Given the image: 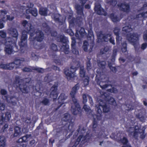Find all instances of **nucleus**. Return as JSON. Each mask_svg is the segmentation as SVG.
<instances>
[{
	"label": "nucleus",
	"instance_id": "43",
	"mask_svg": "<svg viewBox=\"0 0 147 147\" xmlns=\"http://www.w3.org/2000/svg\"><path fill=\"white\" fill-rule=\"evenodd\" d=\"M0 36L3 38H5L6 36V34L3 30L0 31Z\"/></svg>",
	"mask_w": 147,
	"mask_h": 147
},
{
	"label": "nucleus",
	"instance_id": "7",
	"mask_svg": "<svg viewBox=\"0 0 147 147\" xmlns=\"http://www.w3.org/2000/svg\"><path fill=\"white\" fill-rule=\"evenodd\" d=\"M58 38V40L61 42L60 46L61 49L65 54H68L69 53V46L66 43L67 41V38L62 35L60 36Z\"/></svg>",
	"mask_w": 147,
	"mask_h": 147
},
{
	"label": "nucleus",
	"instance_id": "58",
	"mask_svg": "<svg viewBox=\"0 0 147 147\" xmlns=\"http://www.w3.org/2000/svg\"><path fill=\"white\" fill-rule=\"evenodd\" d=\"M88 32L89 36L90 37H92V36L93 38L94 37L93 33V32L91 30L88 31Z\"/></svg>",
	"mask_w": 147,
	"mask_h": 147
},
{
	"label": "nucleus",
	"instance_id": "6",
	"mask_svg": "<svg viewBox=\"0 0 147 147\" xmlns=\"http://www.w3.org/2000/svg\"><path fill=\"white\" fill-rule=\"evenodd\" d=\"M11 38H7L5 43V51L6 53L8 54H11L13 53L14 47L16 45V42L15 41H11Z\"/></svg>",
	"mask_w": 147,
	"mask_h": 147
},
{
	"label": "nucleus",
	"instance_id": "59",
	"mask_svg": "<svg viewBox=\"0 0 147 147\" xmlns=\"http://www.w3.org/2000/svg\"><path fill=\"white\" fill-rule=\"evenodd\" d=\"M87 97L89 100V101L91 105H93V102L92 98L90 96L88 95H87Z\"/></svg>",
	"mask_w": 147,
	"mask_h": 147
},
{
	"label": "nucleus",
	"instance_id": "28",
	"mask_svg": "<svg viewBox=\"0 0 147 147\" xmlns=\"http://www.w3.org/2000/svg\"><path fill=\"white\" fill-rule=\"evenodd\" d=\"M47 8H41L39 11V13L41 15L46 16L47 15Z\"/></svg>",
	"mask_w": 147,
	"mask_h": 147
},
{
	"label": "nucleus",
	"instance_id": "12",
	"mask_svg": "<svg viewBox=\"0 0 147 147\" xmlns=\"http://www.w3.org/2000/svg\"><path fill=\"white\" fill-rule=\"evenodd\" d=\"M128 40L133 45L138 44L139 35L136 33H131L127 35ZM135 47V46H134Z\"/></svg>",
	"mask_w": 147,
	"mask_h": 147
},
{
	"label": "nucleus",
	"instance_id": "33",
	"mask_svg": "<svg viewBox=\"0 0 147 147\" xmlns=\"http://www.w3.org/2000/svg\"><path fill=\"white\" fill-rule=\"evenodd\" d=\"M31 137L30 135H27L22 137V138L20 139L19 140L20 142H25L27 141V140L30 138Z\"/></svg>",
	"mask_w": 147,
	"mask_h": 147
},
{
	"label": "nucleus",
	"instance_id": "8",
	"mask_svg": "<svg viewBox=\"0 0 147 147\" xmlns=\"http://www.w3.org/2000/svg\"><path fill=\"white\" fill-rule=\"evenodd\" d=\"M23 31L22 35L21 38V42L19 45L20 47V50L22 53L24 52L26 49L27 39V34L28 32H26L25 29Z\"/></svg>",
	"mask_w": 147,
	"mask_h": 147
},
{
	"label": "nucleus",
	"instance_id": "62",
	"mask_svg": "<svg viewBox=\"0 0 147 147\" xmlns=\"http://www.w3.org/2000/svg\"><path fill=\"white\" fill-rule=\"evenodd\" d=\"M110 69L113 72H115L116 71V68L115 67H113L112 66H110Z\"/></svg>",
	"mask_w": 147,
	"mask_h": 147
},
{
	"label": "nucleus",
	"instance_id": "10",
	"mask_svg": "<svg viewBox=\"0 0 147 147\" xmlns=\"http://www.w3.org/2000/svg\"><path fill=\"white\" fill-rule=\"evenodd\" d=\"M96 34L99 40H100L101 41H104L107 42L109 39V37L110 42L113 44L115 45V43L114 39L113 38L110 37L111 36L110 34H108L104 36L102 34V31L97 32Z\"/></svg>",
	"mask_w": 147,
	"mask_h": 147
},
{
	"label": "nucleus",
	"instance_id": "24",
	"mask_svg": "<svg viewBox=\"0 0 147 147\" xmlns=\"http://www.w3.org/2000/svg\"><path fill=\"white\" fill-rule=\"evenodd\" d=\"M22 134L21 128L18 127H16L14 129V137H19Z\"/></svg>",
	"mask_w": 147,
	"mask_h": 147
},
{
	"label": "nucleus",
	"instance_id": "64",
	"mask_svg": "<svg viewBox=\"0 0 147 147\" xmlns=\"http://www.w3.org/2000/svg\"><path fill=\"white\" fill-rule=\"evenodd\" d=\"M6 146V142H3V143L0 144V147H5Z\"/></svg>",
	"mask_w": 147,
	"mask_h": 147
},
{
	"label": "nucleus",
	"instance_id": "9",
	"mask_svg": "<svg viewBox=\"0 0 147 147\" xmlns=\"http://www.w3.org/2000/svg\"><path fill=\"white\" fill-rule=\"evenodd\" d=\"M96 107L97 110V113L98 114V116H100L102 113V111L100 107L103 108V111L104 112H107L109 110V107L107 106L105 102L102 100H99L96 102Z\"/></svg>",
	"mask_w": 147,
	"mask_h": 147
},
{
	"label": "nucleus",
	"instance_id": "27",
	"mask_svg": "<svg viewBox=\"0 0 147 147\" xmlns=\"http://www.w3.org/2000/svg\"><path fill=\"white\" fill-rule=\"evenodd\" d=\"M110 18L112 21L114 22L119 21L121 18V17L119 18L118 17H117L115 15L113 14H111L110 15Z\"/></svg>",
	"mask_w": 147,
	"mask_h": 147
},
{
	"label": "nucleus",
	"instance_id": "11",
	"mask_svg": "<svg viewBox=\"0 0 147 147\" xmlns=\"http://www.w3.org/2000/svg\"><path fill=\"white\" fill-rule=\"evenodd\" d=\"M0 18L2 19V21L0 20V29H2L4 27V25L2 21L5 22L7 20L11 21L14 18L13 16L10 17V16L6 15L7 11H1V12Z\"/></svg>",
	"mask_w": 147,
	"mask_h": 147
},
{
	"label": "nucleus",
	"instance_id": "32",
	"mask_svg": "<svg viewBox=\"0 0 147 147\" xmlns=\"http://www.w3.org/2000/svg\"><path fill=\"white\" fill-rule=\"evenodd\" d=\"M132 30V29L130 26H126L124 27L123 28L122 31L124 32L123 33L125 34V32L127 33L129 32Z\"/></svg>",
	"mask_w": 147,
	"mask_h": 147
},
{
	"label": "nucleus",
	"instance_id": "25",
	"mask_svg": "<svg viewBox=\"0 0 147 147\" xmlns=\"http://www.w3.org/2000/svg\"><path fill=\"white\" fill-rule=\"evenodd\" d=\"M71 45L72 53L76 55H78L79 54V51L75 47V41L74 40H72Z\"/></svg>",
	"mask_w": 147,
	"mask_h": 147
},
{
	"label": "nucleus",
	"instance_id": "19",
	"mask_svg": "<svg viewBox=\"0 0 147 147\" xmlns=\"http://www.w3.org/2000/svg\"><path fill=\"white\" fill-rule=\"evenodd\" d=\"M120 30L119 28L117 27L115 28L114 30V34L117 36L116 40L117 44H119L121 40V38L118 36Z\"/></svg>",
	"mask_w": 147,
	"mask_h": 147
},
{
	"label": "nucleus",
	"instance_id": "42",
	"mask_svg": "<svg viewBox=\"0 0 147 147\" xmlns=\"http://www.w3.org/2000/svg\"><path fill=\"white\" fill-rule=\"evenodd\" d=\"M0 67L4 69H8V64H2L0 65Z\"/></svg>",
	"mask_w": 147,
	"mask_h": 147
},
{
	"label": "nucleus",
	"instance_id": "1",
	"mask_svg": "<svg viewBox=\"0 0 147 147\" xmlns=\"http://www.w3.org/2000/svg\"><path fill=\"white\" fill-rule=\"evenodd\" d=\"M22 26L25 29L26 32L30 34L29 39L31 41H33L36 39L38 42L42 41L44 39L43 33L40 30H35L30 23H28L26 20H24L22 22Z\"/></svg>",
	"mask_w": 147,
	"mask_h": 147
},
{
	"label": "nucleus",
	"instance_id": "29",
	"mask_svg": "<svg viewBox=\"0 0 147 147\" xmlns=\"http://www.w3.org/2000/svg\"><path fill=\"white\" fill-rule=\"evenodd\" d=\"M89 78L88 76H86L83 78L82 85L85 86L88 85L89 82Z\"/></svg>",
	"mask_w": 147,
	"mask_h": 147
},
{
	"label": "nucleus",
	"instance_id": "50",
	"mask_svg": "<svg viewBox=\"0 0 147 147\" xmlns=\"http://www.w3.org/2000/svg\"><path fill=\"white\" fill-rule=\"evenodd\" d=\"M92 68L90 62L89 61L87 63V69L88 70H89Z\"/></svg>",
	"mask_w": 147,
	"mask_h": 147
},
{
	"label": "nucleus",
	"instance_id": "48",
	"mask_svg": "<svg viewBox=\"0 0 147 147\" xmlns=\"http://www.w3.org/2000/svg\"><path fill=\"white\" fill-rule=\"evenodd\" d=\"M83 109L86 112L89 111L90 110L89 107L86 105H84Z\"/></svg>",
	"mask_w": 147,
	"mask_h": 147
},
{
	"label": "nucleus",
	"instance_id": "16",
	"mask_svg": "<svg viewBox=\"0 0 147 147\" xmlns=\"http://www.w3.org/2000/svg\"><path fill=\"white\" fill-rule=\"evenodd\" d=\"M57 86L56 85H53L51 89L50 96L54 99H56L57 97Z\"/></svg>",
	"mask_w": 147,
	"mask_h": 147
},
{
	"label": "nucleus",
	"instance_id": "44",
	"mask_svg": "<svg viewBox=\"0 0 147 147\" xmlns=\"http://www.w3.org/2000/svg\"><path fill=\"white\" fill-rule=\"evenodd\" d=\"M6 140L5 137L3 136H0V144L3 142H6Z\"/></svg>",
	"mask_w": 147,
	"mask_h": 147
},
{
	"label": "nucleus",
	"instance_id": "30",
	"mask_svg": "<svg viewBox=\"0 0 147 147\" xmlns=\"http://www.w3.org/2000/svg\"><path fill=\"white\" fill-rule=\"evenodd\" d=\"M80 75L81 77L83 78L86 76L85 75V71L83 66H82L80 67Z\"/></svg>",
	"mask_w": 147,
	"mask_h": 147
},
{
	"label": "nucleus",
	"instance_id": "21",
	"mask_svg": "<svg viewBox=\"0 0 147 147\" xmlns=\"http://www.w3.org/2000/svg\"><path fill=\"white\" fill-rule=\"evenodd\" d=\"M9 33L11 35L16 38V40L14 41L16 42L18 39V33L16 29L14 28L11 29Z\"/></svg>",
	"mask_w": 147,
	"mask_h": 147
},
{
	"label": "nucleus",
	"instance_id": "34",
	"mask_svg": "<svg viewBox=\"0 0 147 147\" xmlns=\"http://www.w3.org/2000/svg\"><path fill=\"white\" fill-rule=\"evenodd\" d=\"M14 68H17V67L16 66L14 62L8 64V69H11Z\"/></svg>",
	"mask_w": 147,
	"mask_h": 147
},
{
	"label": "nucleus",
	"instance_id": "51",
	"mask_svg": "<svg viewBox=\"0 0 147 147\" xmlns=\"http://www.w3.org/2000/svg\"><path fill=\"white\" fill-rule=\"evenodd\" d=\"M87 95L86 96L85 94H84L83 95V102L84 103L86 102L87 101Z\"/></svg>",
	"mask_w": 147,
	"mask_h": 147
},
{
	"label": "nucleus",
	"instance_id": "13",
	"mask_svg": "<svg viewBox=\"0 0 147 147\" xmlns=\"http://www.w3.org/2000/svg\"><path fill=\"white\" fill-rule=\"evenodd\" d=\"M76 70V67H71L69 69L65 71V74L68 80H72L74 78L76 77L75 73Z\"/></svg>",
	"mask_w": 147,
	"mask_h": 147
},
{
	"label": "nucleus",
	"instance_id": "22",
	"mask_svg": "<svg viewBox=\"0 0 147 147\" xmlns=\"http://www.w3.org/2000/svg\"><path fill=\"white\" fill-rule=\"evenodd\" d=\"M76 9L77 10V13L78 15H80V17H82L84 16L82 6H80L78 5H76Z\"/></svg>",
	"mask_w": 147,
	"mask_h": 147
},
{
	"label": "nucleus",
	"instance_id": "18",
	"mask_svg": "<svg viewBox=\"0 0 147 147\" xmlns=\"http://www.w3.org/2000/svg\"><path fill=\"white\" fill-rule=\"evenodd\" d=\"M118 6L119 7L120 9L124 12H127L129 11V6L125 3L121 5L119 4Z\"/></svg>",
	"mask_w": 147,
	"mask_h": 147
},
{
	"label": "nucleus",
	"instance_id": "38",
	"mask_svg": "<svg viewBox=\"0 0 147 147\" xmlns=\"http://www.w3.org/2000/svg\"><path fill=\"white\" fill-rule=\"evenodd\" d=\"M121 50L123 52H125L126 51V42H125L123 44L121 48Z\"/></svg>",
	"mask_w": 147,
	"mask_h": 147
},
{
	"label": "nucleus",
	"instance_id": "41",
	"mask_svg": "<svg viewBox=\"0 0 147 147\" xmlns=\"http://www.w3.org/2000/svg\"><path fill=\"white\" fill-rule=\"evenodd\" d=\"M51 49L53 51H56L57 50V46L55 44H52L51 46Z\"/></svg>",
	"mask_w": 147,
	"mask_h": 147
},
{
	"label": "nucleus",
	"instance_id": "46",
	"mask_svg": "<svg viewBox=\"0 0 147 147\" xmlns=\"http://www.w3.org/2000/svg\"><path fill=\"white\" fill-rule=\"evenodd\" d=\"M109 50L108 47H105L104 49H102L101 50V52L102 54L105 53V52H107Z\"/></svg>",
	"mask_w": 147,
	"mask_h": 147
},
{
	"label": "nucleus",
	"instance_id": "55",
	"mask_svg": "<svg viewBox=\"0 0 147 147\" xmlns=\"http://www.w3.org/2000/svg\"><path fill=\"white\" fill-rule=\"evenodd\" d=\"M121 141L124 144H126L127 142V140L125 138H123Z\"/></svg>",
	"mask_w": 147,
	"mask_h": 147
},
{
	"label": "nucleus",
	"instance_id": "17",
	"mask_svg": "<svg viewBox=\"0 0 147 147\" xmlns=\"http://www.w3.org/2000/svg\"><path fill=\"white\" fill-rule=\"evenodd\" d=\"M94 9L98 14L99 15L103 14L105 16L106 15L105 13L104 10L101 7L99 4L95 3Z\"/></svg>",
	"mask_w": 147,
	"mask_h": 147
},
{
	"label": "nucleus",
	"instance_id": "40",
	"mask_svg": "<svg viewBox=\"0 0 147 147\" xmlns=\"http://www.w3.org/2000/svg\"><path fill=\"white\" fill-rule=\"evenodd\" d=\"M36 69L38 71V72L40 73H43L45 71H48V70L47 69H44L42 68H37Z\"/></svg>",
	"mask_w": 147,
	"mask_h": 147
},
{
	"label": "nucleus",
	"instance_id": "3",
	"mask_svg": "<svg viewBox=\"0 0 147 147\" xmlns=\"http://www.w3.org/2000/svg\"><path fill=\"white\" fill-rule=\"evenodd\" d=\"M23 81L20 79L18 76H16L14 81V86L18 87L22 93H27L30 90H33L34 87L32 86H30L29 87H27L26 84H24Z\"/></svg>",
	"mask_w": 147,
	"mask_h": 147
},
{
	"label": "nucleus",
	"instance_id": "61",
	"mask_svg": "<svg viewBox=\"0 0 147 147\" xmlns=\"http://www.w3.org/2000/svg\"><path fill=\"white\" fill-rule=\"evenodd\" d=\"M5 107V105L4 104H2L0 106V109L1 111L4 110Z\"/></svg>",
	"mask_w": 147,
	"mask_h": 147
},
{
	"label": "nucleus",
	"instance_id": "20",
	"mask_svg": "<svg viewBox=\"0 0 147 147\" xmlns=\"http://www.w3.org/2000/svg\"><path fill=\"white\" fill-rule=\"evenodd\" d=\"M24 61L25 60L24 58L17 59L15 60L14 63L16 66L18 67H20L21 65H22Z\"/></svg>",
	"mask_w": 147,
	"mask_h": 147
},
{
	"label": "nucleus",
	"instance_id": "39",
	"mask_svg": "<svg viewBox=\"0 0 147 147\" xmlns=\"http://www.w3.org/2000/svg\"><path fill=\"white\" fill-rule=\"evenodd\" d=\"M88 43L87 41H85L84 42L83 48L84 51H86L88 49Z\"/></svg>",
	"mask_w": 147,
	"mask_h": 147
},
{
	"label": "nucleus",
	"instance_id": "23",
	"mask_svg": "<svg viewBox=\"0 0 147 147\" xmlns=\"http://www.w3.org/2000/svg\"><path fill=\"white\" fill-rule=\"evenodd\" d=\"M67 98V96L64 93H62L58 98L59 102L60 105H61L64 103V100Z\"/></svg>",
	"mask_w": 147,
	"mask_h": 147
},
{
	"label": "nucleus",
	"instance_id": "15",
	"mask_svg": "<svg viewBox=\"0 0 147 147\" xmlns=\"http://www.w3.org/2000/svg\"><path fill=\"white\" fill-rule=\"evenodd\" d=\"M11 117V115L9 112H7L3 114L0 117V123L2 124L4 122L8 121Z\"/></svg>",
	"mask_w": 147,
	"mask_h": 147
},
{
	"label": "nucleus",
	"instance_id": "56",
	"mask_svg": "<svg viewBox=\"0 0 147 147\" xmlns=\"http://www.w3.org/2000/svg\"><path fill=\"white\" fill-rule=\"evenodd\" d=\"M143 38L144 40H147V31L144 32Z\"/></svg>",
	"mask_w": 147,
	"mask_h": 147
},
{
	"label": "nucleus",
	"instance_id": "4",
	"mask_svg": "<svg viewBox=\"0 0 147 147\" xmlns=\"http://www.w3.org/2000/svg\"><path fill=\"white\" fill-rule=\"evenodd\" d=\"M24 3H26V6L23 5L21 7V9L23 10L26 9V13L28 14L31 13L32 16H36L37 15V9L34 8L32 9L31 8L33 6V4L29 2L28 0H24Z\"/></svg>",
	"mask_w": 147,
	"mask_h": 147
},
{
	"label": "nucleus",
	"instance_id": "63",
	"mask_svg": "<svg viewBox=\"0 0 147 147\" xmlns=\"http://www.w3.org/2000/svg\"><path fill=\"white\" fill-rule=\"evenodd\" d=\"M117 3L116 1H115V0H113V1L112 2H111L110 3L111 4V5H112L113 6H114L116 5Z\"/></svg>",
	"mask_w": 147,
	"mask_h": 147
},
{
	"label": "nucleus",
	"instance_id": "54",
	"mask_svg": "<svg viewBox=\"0 0 147 147\" xmlns=\"http://www.w3.org/2000/svg\"><path fill=\"white\" fill-rule=\"evenodd\" d=\"M108 91H109L111 92H113L114 93H116L117 92V90L115 89H114L113 88H112V89H108Z\"/></svg>",
	"mask_w": 147,
	"mask_h": 147
},
{
	"label": "nucleus",
	"instance_id": "37",
	"mask_svg": "<svg viewBox=\"0 0 147 147\" xmlns=\"http://www.w3.org/2000/svg\"><path fill=\"white\" fill-rule=\"evenodd\" d=\"M109 103L115 106L116 105V103L114 99L113 98H111L109 101Z\"/></svg>",
	"mask_w": 147,
	"mask_h": 147
},
{
	"label": "nucleus",
	"instance_id": "52",
	"mask_svg": "<svg viewBox=\"0 0 147 147\" xmlns=\"http://www.w3.org/2000/svg\"><path fill=\"white\" fill-rule=\"evenodd\" d=\"M49 100H48L46 98L44 99L42 101V103L45 105H47L48 103H49Z\"/></svg>",
	"mask_w": 147,
	"mask_h": 147
},
{
	"label": "nucleus",
	"instance_id": "31",
	"mask_svg": "<svg viewBox=\"0 0 147 147\" xmlns=\"http://www.w3.org/2000/svg\"><path fill=\"white\" fill-rule=\"evenodd\" d=\"M96 81L97 82V84L100 85V87L102 89H105L108 86L107 85L102 84L103 83V81L100 82V80L97 79L96 80Z\"/></svg>",
	"mask_w": 147,
	"mask_h": 147
},
{
	"label": "nucleus",
	"instance_id": "14",
	"mask_svg": "<svg viewBox=\"0 0 147 147\" xmlns=\"http://www.w3.org/2000/svg\"><path fill=\"white\" fill-rule=\"evenodd\" d=\"M64 15L65 16V19L60 21V22H64L65 19L67 18L69 20L70 19L72 16V14L71 13L66 12L65 14H64ZM51 17L56 22H59V20H61V17L58 13L53 14L52 15Z\"/></svg>",
	"mask_w": 147,
	"mask_h": 147
},
{
	"label": "nucleus",
	"instance_id": "53",
	"mask_svg": "<svg viewBox=\"0 0 147 147\" xmlns=\"http://www.w3.org/2000/svg\"><path fill=\"white\" fill-rule=\"evenodd\" d=\"M22 70L24 72H30L31 71V70L29 68L25 67L22 69Z\"/></svg>",
	"mask_w": 147,
	"mask_h": 147
},
{
	"label": "nucleus",
	"instance_id": "57",
	"mask_svg": "<svg viewBox=\"0 0 147 147\" xmlns=\"http://www.w3.org/2000/svg\"><path fill=\"white\" fill-rule=\"evenodd\" d=\"M147 47V45L145 43H143L142 45L141 48L142 49L144 50Z\"/></svg>",
	"mask_w": 147,
	"mask_h": 147
},
{
	"label": "nucleus",
	"instance_id": "36",
	"mask_svg": "<svg viewBox=\"0 0 147 147\" xmlns=\"http://www.w3.org/2000/svg\"><path fill=\"white\" fill-rule=\"evenodd\" d=\"M70 117V115L68 113H65L64 115L62 120L65 121H67L69 119Z\"/></svg>",
	"mask_w": 147,
	"mask_h": 147
},
{
	"label": "nucleus",
	"instance_id": "26",
	"mask_svg": "<svg viewBox=\"0 0 147 147\" xmlns=\"http://www.w3.org/2000/svg\"><path fill=\"white\" fill-rule=\"evenodd\" d=\"M80 36L77 33L76 34V37L78 38H79L80 36L83 37L85 36H86V33L85 32L84 29L83 28H81L79 32Z\"/></svg>",
	"mask_w": 147,
	"mask_h": 147
},
{
	"label": "nucleus",
	"instance_id": "49",
	"mask_svg": "<svg viewBox=\"0 0 147 147\" xmlns=\"http://www.w3.org/2000/svg\"><path fill=\"white\" fill-rule=\"evenodd\" d=\"M1 94L3 95H5L7 94V91L4 89H1L0 91Z\"/></svg>",
	"mask_w": 147,
	"mask_h": 147
},
{
	"label": "nucleus",
	"instance_id": "60",
	"mask_svg": "<svg viewBox=\"0 0 147 147\" xmlns=\"http://www.w3.org/2000/svg\"><path fill=\"white\" fill-rule=\"evenodd\" d=\"M95 119H94L93 121V127L94 128H96L97 126V123L95 120Z\"/></svg>",
	"mask_w": 147,
	"mask_h": 147
},
{
	"label": "nucleus",
	"instance_id": "2",
	"mask_svg": "<svg viewBox=\"0 0 147 147\" xmlns=\"http://www.w3.org/2000/svg\"><path fill=\"white\" fill-rule=\"evenodd\" d=\"M79 85L77 84L72 88V90L70 93V95L72 98V100L74 102V105L75 107L72 106L71 111L73 114L76 115L80 112V108L79 104L77 102V100L74 98V95L76 93L77 90L79 89Z\"/></svg>",
	"mask_w": 147,
	"mask_h": 147
},
{
	"label": "nucleus",
	"instance_id": "5",
	"mask_svg": "<svg viewBox=\"0 0 147 147\" xmlns=\"http://www.w3.org/2000/svg\"><path fill=\"white\" fill-rule=\"evenodd\" d=\"M145 129L143 128V130H142L139 128L138 126H136L135 127H130L127 131L130 133H132L134 132L133 136L135 138H137L139 135L140 134V137L142 138H144L146 136L145 134H144V131Z\"/></svg>",
	"mask_w": 147,
	"mask_h": 147
},
{
	"label": "nucleus",
	"instance_id": "35",
	"mask_svg": "<svg viewBox=\"0 0 147 147\" xmlns=\"http://www.w3.org/2000/svg\"><path fill=\"white\" fill-rule=\"evenodd\" d=\"M143 17L144 18L147 17V11L145 13H140L136 16V18H138Z\"/></svg>",
	"mask_w": 147,
	"mask_h": 147
},
{
	"label": "nucleus",
	"instance_id": "47",
	"mask_svg": "<svg viewBox=\"0 0 147 147\" xmlns=\"http://www.w3.org/2000/svg\"><path fill=\"white\" fill-rule=\"evenodd\" d=\"M31 57L34 60H37L38 56L36 55L35 54L32 53L31 54Z\"/></svg>",
	"mask_w": 147,
	"mask_h": 147
},
{
	"label": "nucleus",
	"instance_id": "45",
	"mask_svg": "<svg viewBox=\"0 0 147 147\" xmlns=\"http://www.w3.org/2000/svg\"><path fill=\"white\" fill-rule=\"evenodd\" d=\"M98 64L100 67H102L104 66L106 64L105 62L104 61H102L100 62H98Z\"/></svg>",
	"mask_w": 147,
	"mask_h": 147
}]
</instances>
